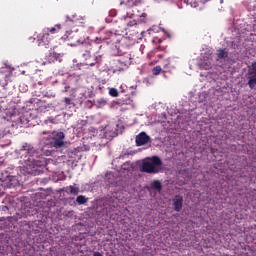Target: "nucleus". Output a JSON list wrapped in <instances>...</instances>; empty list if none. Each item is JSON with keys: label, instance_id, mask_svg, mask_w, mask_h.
<instances>
[{"label": "nucleus", "instance_id": "nucleus-1", "mask_svg": "<svg viewBox=\"0 0 256 256\" xmlns=\"http://www.w3.org/2000/svg\"><path fill=\"white\" fill-rule=\"evenodd\" d=\"M162 167L163 160L159 156H151L142 160L140 171L149 175H157V173H161Z\"/></svg>", "mask_w": 256, "mask_h": 256}, {"label": "nucleus", "instance_id": "nucleus-2", "mask_svg": "<svg viewBox=\"0 0 256 256\" xmlns=\"http://www.w3.org/2000/svg\"><path fill=\"white\" fill-rule=\"evenodd\" d=\"M20 155L25 156L29 165H32V167H39L41 160H39V152L33 148V146L29 144H24L22 148L20 149Z\"/></svg>", "mask_w": 256, "mask_h": 256}, {"label": "nucleus", "instance_id": "nucleus-3", "mask_svg": "<svg viewBox=\"0 0 256 256\" xmlns=\"http://www.w3.org/2000/svg\"><path fill=\"white\" fill-rule=\"evenodd\" d=\"M101 49V46L97 42L92 44H86L85 48L81 50L82 57L85 59V65L93 67L97 63V57L91 56L94 53H97Z\"/></svg>", "mask_w": 256, "mask_h": 256}, {"label": "nucleus", "instance_id": "nucleus-4", "mask_svg": "<svg viewBox=\"0 0 256 256\" xmlns=\"http://www.w3.org/2000/svg\"><path fill=\"white\" fill-rule=\"evenodd\" d=\"M0 181L3 183V187H6V189H17V187L21 186L19 178L11 175L9 170H3L1 172Z\"/></svg>", "mask_w": 256, "mask_h": 256}, {"label": "nucleus", "instance_id": "nucleus-5", "mask_svg": "<svg viewBox=\"0 0 256 256\" xmlns=\"http://www.w3.org/2000/svg\"><path fill=\"white\" fill-rule=\"evenodd\" d=\"M50 146L54 149H61L62 147H65V133L53 132Z\"/></svg>", "mask_w": 256, "mask_h": 256}, {"label": "nucleus", "instance_id": "nucleus-6", "mask_svg": "<svg viewBox=\"0 0 256 256\" xmlns=\"http://www.w3.org/2000/svg\"><path fill=\"white\" fill-rule=\"evenodd\" d=\"M0 111H4L6 116L3 117L7 121H13V117H17V110L15 108H8L5 101H0Z\"/></svg>", "mask_w": 256, "mask_h": 256}, {"label": "nucleus", "instance_id": "nucleus-7", "mask_svg": "<svg viewBox=\"0 0 256 256\" xmlns=\"http://www.w3.org/2000/svg\"><path fill=\"white\" fill-rule=\"evenodd\" d=\"M135 141H136L137 147H143V145H147V143H149V141H151V137H149V135H147V133H145V132H140L136 136Z\"/></svg>", "mask_w": 256, "mask_h": 256}, {"label": "nucleus", "instance_id": "nucleus-8", "mask_svg": "<svg viewBox=\"0 0 256 256\" xmlns=\"http://www.w3.org/2000/svg\"><path fill=\"white\" fill-rule=\"evenodd\" d=\"M172 205L174 211L179 213L181 209H183V196L175 195L174 198L172 199Z\"/></svg>", "mask_w": 256, "mask_h": 256}, {"label": "nucleus", "instance_id": "nucleus-9", "mask_svg": "<svg viewBox=\"0 0 256 256\" xmlns=\"http://www.w3.org/2000/svg\"><path fill=\"white\" fill-rule=\"evenodd\" d=\"M37 39L39 47H47V45H49V41H51L49 38V32L38 34Z\"/></svg>", "mask_w": 256, "mask_h": 256}, {"label": "nucleus", "instance_id": "nucleus-10", "mask_svg": "<svg viewBox=\"0 0 256 256\" xmlns=\"http://www.w3.org/2000/svg\"><path fill=\"white\" fill-rule=\"evenodd\" d=\"M198 66L201 70L209 71V69L213 67V58H211V54H208L207 60L204 59Z\"/></svg>", "mask_w": 256, "mask_h": 256}, {"label": "nucleus", "instance_id": "nucleus-11", "mask_svg": "<svg viewBox=\"0 0 256 256\" xmlns=\"http://www.w3.org/2000/svg\"><path fill=\"white\" fill-rule=\"evenodd\" d=\"M47 60L49 61V63H55V61H59V63H61V61H63V55L55 51H50L47 56Z\"/></svg>", "mask_w": 256, "mask_h": 256}, {"label": "nucleus", "instance_id": "nucleus-12", "mask_svg": "<svg viewBox=\"0 0 256 256\" xmlns=\"http://www.w3.org/2000/svg\"><path fill=\"white\" fill-rule=\"evenodd\" d=\"M137 3H141V0H123L121 2V5H128L129 7H131L132 5H134L133 7V11H138L137 9Z\"/></svg>", "mask_w": 256, "mask_h": 256}, {"label": "nucleus", "instance_id": "nucleus-13", "mask_svg": "<svg viewBox=\"0 0 256 256\" xmlns=\"http://www.w3.org/2000/svg\"><path fill=\"white\" fill-rule=\"evenodd\" d=\"M150 187H151V189H154V191L161 192V190L163 189V184H161V181H159V180H154L150 184Z\"/></svg>", "mask_w": 256, "mask_h": 256}, {"label": "nucleus", "instance_id": "nucleus-14", "mask_svg": "<svg viewBox=\"0 0 256 256\" xmlns=\"http://www.w3.org/2000/svg\"><path fill=\"white\" fill-rule=\"evenodd\" d=\"M218 59H227L229 57V51L227 49H218L216 53Z\"/></svg>", "mask_w": 256, "mask_h": 256}, {"label": "nucleus", "instance_id": "nucleus-15", "mask_svg": "<svg viewBox=\"0 0 256 256\" xmlns=\"http://www.w3.org/2000/svg\"><path fill=\"white\" fill-rule=\"evenodd\" d=\"M66 193H70V195H79V187L70 185L66 187Z\"/></svg>", "mask_w": 256, "mask_h": 256}, {"label": "nucleus", "instance_id": "nucleus-16", "mask_svg": "<svg viewBox=\"0 0 256 256\" xmlns=\"http://www.w3.org/2000/svg\"><path fill=\"white\" fill-rule=\"evenodd\" d=\"M87 201H89V199L83 195H79L76 198V202L78 203V205H85V203H87Z\"/></svg>", "mask_w": 256, "mask_h": 256}, {"label": "nucleus", "instance_id": "nucleus-17", "mask_svg": "<svg viewBox=\"0 0 256 256\" xmlns=\"http://www.w3.org/2000/svg\"><path fill=\"white\" fill-rule=\"evenodd\" d=\"M59 29H67V24H57L55 27L50 29L51 33H57Z\"/></svg>", "mask_w": 256, "mask_h": 256}, {"label": "nucleus", "instance_id": "nucleus-18", "mask_svg": "<svg viewBox=\"0 0 256 256\" xmlns=\"http://www.w3.org/2000/svg\"><path fill=\"white\" fill-rule=\"evenodd\" d=\"M205 3L201 0H191L190 1V6L193 7L194 9H197L199 5H204Z\"/></svg>", "mask_w": 256, "mask_h": 256}, {"label": "nucleus", "instance_id": "nucleus-19", "mask_svg": "<svg viewBox=\"0 0 256 256\" xmlns=\"http://www.w3.org/2000/svg\"><path fill=\"white\" fill-rule=\"evenodd\" d=\"M1 73H4L6 77H9V75L13 73V70L11 69V67L5 66L1 68Z\"/></svg>", "mask_w": 256, "mask_h": 256}, {"label": "nucleus", "instance_id": "nucleus-20", "mask_svg": "<svg viewBox=\"0 0 256 256\" xmlns=\"http://www.w3.org/2000/svg\"><path fill=\"white\" fill-rule=\"evenodd\" d=\"M255 85H256V76H251L248 81V86L250 87V89H255Z\"/></svg>", "mask_w": 256, "mask_h": 256}, {"label": "nucleus", "instance_id": "nucleus-21", "mask_svg": "<svg viewBox=\"0 0 256 256\" xmlns=\"http://www.w3.org/2000/svg\"><path fill=\"white\" fill-rule=\"evenodd\" d=\"M109 95L111 97H119V91L117 90V88H110Z\"/></svg>", "mask_w": 256, "mask_h": 256}, {"label": "nucleus", "instance_id": "nucleus-22", "mask_svg": "<svg viewBox=\"0 0 256 256\" xmlns=\"http://www.w3.org/2000/svg\"><path fill=\"white\" fill-rule=\"evenodd\" d=\"M107 36H102L101 39L102 41H109V39H111L112 37H115V35H113V33L111 32H106Z\"/></svg>", "mask_w": 256, "mask_h": 256}, {"label": "nucleus", "instance_id": "nucleus-23", "mask_svg": "<svg viewBox=\"0 0 256 256\" xmlns=\"http://www.w3.org/2000/svg\"><path fill=\"white\" fill-rule=\"evenodd\" d=\"M183 3L184 5H189V0H179L177 3L179 9H183Z\"/></svg>", "mask_w": 256, "mask_h": 256}, {"label": "nucleus", "instance_id": "nucleus-24", "mask_svg": "<svg viewBox=\"0 0 256 256\" xmlns=\"http://www.w3.org/2000/svg\"><path fill=\"white\" fill-rule=\"evenodd\" d=\"M162 69H161V66H155L153 69H152V73L153 75H159L161 73Z\"/></svg>", "mask_w": 256, "mask_h": 256}, {"label": "nucleus", "instance_id": "nucleus-25", "mask_svg": "<svg viewBox=\"0 0 256 256\" xmlns=\"http://www.w3.org/2000/svg\"><path fill=\"white\" fill-rule=\"evenodd\" d=\"M6 187L3 186V182L0 185V197H3V194L5 193Z\"/></svg>", "mask_w": 256, "mask_h": 256}, {"label": "nucleus", "instance_id": "nucleus-26", "mask_svg": "<svg viewBox=\"0 0 256 256\" xmlns=\"http://www.w3.org/2000/svg\"><path fill=\"white\" fill-rule=\"evenodd\" d=\"M135 25H137L136 20H132V21L128 22V27H135Z\"/></svg>", "mask_w": 256, "mask_h": 256}, {"label": "nucleus", "instance_id": "nucleus-27", "mask_svg": "<svg viewBox=\"0 0 256 256\" xmlns=\"http://www.w3.org/2000/svg\"><path fill=\"white\" fill-rule=\"evenodd\" d=\"M110 17H116L117 16V10H111L109 12Z\"/></svg>", "mask_w": 256, "mask_h": 256}, {"label": "nucleus", "instance_id": "nucleus-28", "mask_svg": "<svg viewBox=\"0 0 256 256\" xmlns=\"http://www.w3.org/2000/svg\"><path fill=\"white\" fill-rule=\"evenodd\" d=\"M64 103H66V105H71V98L65 97L64 98Z\"/></svg>", "mask_w": 256, "mask_h": 256}, {"label": "nucleus", "instance_id": "nucleus-29", "mask_svg": "<svg viewBox=\"0 0 256 256\" xmlns=\"http://www.w3.org/2000/svg\"><path fill=\"white\" fill-rule=\"evenodd\" d=\"M166 36L168 37V39H171V33L166 32Z\"/></svg>", "mask_w": 256, "mask_h": 256}, {"label": "nucleus", "instance_id": "nucleus-30", "mask_svg": "<svg viewBox=\"0 0 256 256\" xmlns=\"http://www.w3.org/2000/svg\"><path fill=\"white\" fill-rule=\"evenodd\" d=\"M135 14H129L127 13V17H130L132 19V17L134 16Z\"/></svg>", "mask_w": 256, "mask_h": 256}, {"label": "nucleus", "instance_id": "nucleus-31", "mask_svg": "<svg viewBox=\"0 0 256 256\" xmlns=\"http://www.w3.org/2000/svg\"><path fill=\"white\" fill-rule=\"evenodd\" d=\"M200 1H203L204 3H207V1H209V0H200Z\"/></svg>", "mask_w": 256, "mask_h": 256}, {"label": "nucleus", "instance_id": "nucleus-32", "mask_svg": "<svg viewBox=\"0 0 256 256\" xmlns=\"http://www.w3.org/2000/svg\"><path fill=\"white\" fill-rule=\"evenodd\" d=\"M66 23H71V20H69V21H66Z\"/></svg>", "mask_w": 256, "mask_h": 256}, {"label": "nucleus", "instance_id": "nucleus-33", "mask_svg": "<svg viewBox=\"0 0 256 256\" xmlns=\"http://www.w3.org/2000/svg\"><path fill=\"white\" fill-rule=\"evenodd\" d=\"M50 123H53V119H52V120H50Z\"/></svg>", "mask_w": 256, "mask_h": 256}]
</instances>
